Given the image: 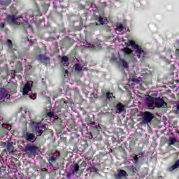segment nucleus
Returning <instances> with one entry per match:
<instances>
[{
	"mask_svg": "<svg viewBox=\"0 0 179 179\" xmlns=\"http://www.w3.org/2000/svg\"><path fill=\"white\" fill-rule=\"evenodd\" d=\"M129 44L131 48L135 50V54L136 57L139 59H144L145 57L146 56V52L143 51V49H142V46L136 44V42H135L134 41H129Z\"/></svg>",
	"mask_w": 179,
	"mask_h": 179,
	"instance_id": "nucleus-1",
	"label": "nucleus"
},
{
	"mask_svg": "<svg viewBox=\"0 0 179 179\" xmlns=\"http://www.w3.org/2000/svg\"><path fill=\"white\" fill-rule=\"evenodd\" d=\"M23 18L22 16L16 17L15 15H7L6 17V22L10 26H24L23 24Z\"/></svg>",
	"mask_w": 179,
	"mask_h": 179,
	"instance_id": "nucleus-2",
	"label": "nucleus"
},
{
	"mask_svg": "<svg viewBox=\"0 0 179 179\" xmlns=\"http://www.w3.org/2000/svg\"><path fill=\"white\" fill-rule=\"evenodd\" d=\"M32 131L34 134H36L38 136H41L44 134V131H47V124H43L40 122H33L31 125Z\"/></svg>",
	"mask_w": 179,
	"mask_h": 179,
	"instance_id": "nucleus-3",
	"label": "nucleus"
},
{
	"mask_svg": "<svg viewBox=\"0 0 179 179\" xmlns=\"http://www.w3.org/2000/svg\"><path fill=\"white\" fill-rule=\"evenodd\" d=\"M35 51H37L38 52V55L36 57V59L38 61H40L42 64H44V65H48L50 64V57H47L45 55L41 54V49L36 48L35 49Z\"/></svg>",
	"mask_w": 179,
	"mask_h": 179,
	"instance_id": "nucleus-4",
	"label": "nucleus"
},
{
	"mask_svg": "<svg viewBox=\"0 0 179 179\" xmlns=\"http://www.w3.org/2000/svg\"><path fill=\"white\" fill-rule=\"evenodd\" d=\"M40 165L41 167H43V169L40 167H35V171H37V173H39L41 176H45L47 173H48V169L45 168V166H47V162L45 159H42L40 161Z\"/></svg>",
	"mask_w": 179,
	"mask_h": 179,
	"instance_id": "nucleus-5",
	"label": "nucleus"
},
{
	"mask_svg": "<svg viewBox=\"0 0 179 179\" xmlns=\"http://www.w3.org/2000/svg\"><path fill=\"white\" fill-rule=\"evenodd\" d=\"M156 98L149 96L145 99V104L149 110H155V108Z\"/></svg>",
	"mask_w": 179,
	"mask_h": 179,
	"instance_id": "nucleus-6",
	"label": "nucleus"
},
{
	"mask_svg": "<svg viewBox=\"0 0 179 179\" xmlns=\"http://www.w3.org/2000/svg\"><path fill=\"white\" fill-rule=\"evenodd\" d=\"M57 110H54L55 113H59L61 111V108H64V110H68V101H65V99H62L57 103Z\"/></svg>",
	"mask_w": 179,
	"mask_h": 179,
	"instance_id": "nucleus-7",
	"label": "nucleus"
},
{
	"mask_svg": "<svg viewBox=\"0 0 179 179\" xmlns=\"http://www.w3.org/2000/svg\"><path fill=\"white\" fill-rule=\"evenodd\" d=\"M153 120V114L149 111H145L143 115V124H149Z\"/></svg>",
	"mask_w": 179,
	"mask_h": 179,
	"instance_id": "nucleus-8",
	"label": "nucleus"
},
{
	"mask_svg": "<svg viewBox=\"0 0 179 179\" xmlns=\"http://www.w3.org/2000/svg\"><path fill=\"white\" fill-rule=\"evenodd\" d=\"M31 86H33V81H27L21 90L23 96H26L29 94V92H31Z\"/></svg>",
	"mask_w": 179,
	"mask_h": 179,
	"instance_id": "nucleus-9",
	"label": "nucleus"
},
{
	"mask_svg": "<svg viewBox=\"0 0 179 179\" xmlns=\"http://www.w3.org/2000/svg\"><path fill=\"white\" fill-rule=\"evenodd\" d=\"M6 99H7V100L10 99V94H9V92H6V90L1 89L0 90V104H1V103H3Z\"/></svg>",
	"mask_w": 179,
	"mask_h": 179,
	"instance_id": "nucleus-10",
	"label": "nucleus"
},
{
	"mask_svg": "<svg viewBox=\"0 0 179 179\" xmlns=\"http://www.w3.org/2000/svg\"><path fill=\"white\" fill-rule=\"evenodd\" d=\"M167 106V103L164 101V99L158 97L155 98V108H164Z\"/></svg>",
	"mask_w": 179,
	"mask_h": 179,
	"instance_id": "nucleus-11",
	"label": "nucleus"
},
{
	"mask_svg": "<svg viewBox=\"0 0 179 179\" xmlns=\"http://www.w3.org/2000/svg\"><path fill=\"white\" fill-rule=\"evenodd\" d=\"M6 44L8 47V52L10 54H15V52H17V50L13 48V43H12L10 39L7 40Z\"/></svg>",
	"mask_w": 179,
	"mask_h": 179,
	"instance_id": "nucleus-12",
	"label": "nucleus"
},
{
	"mask_svg": "<svg viewBox=\"0 0 179 179\" xmlns=\"http://www.w3.org/2000/svg\"><path fill=\"white\" fill-rule=\"evenodd\" d=\"M24 138L28 142H34L36 141V136L33 133H30L29 131L25 132L24 134Z\"/></svg>",
	"mask_w": 179,
	"mask_h": 179,
	"instance_id": "nucleus-13",
	"label": "nucleus"
},
{
	"mask_svg": "<svg viewBox=\"0 0 179 179\" xmlns=\"http://www.w3.org/2000/svg\"><path fill=\"white\" fill-rule=\"evenodd\" d=\"M25 150L31 155H36V152H37V147L34 145H27L25 147Z\"/></svg>",
	"mask_w": 179,
	"mask_h": 179,
	"instance_id": "nucleus-14",
	"label": "nucleus"
},
{
	"mask_svg": "<svg viewBox=\"0 0 179 179\" xmlns=\"http://www.w3.org/2000/svg\"><path fill=\"white\" fill-rule=\"evenodd\" d=\"M122 177H128V173L124 169H120L117 171V174H115V179H121Z\"/></svg>",
	"mask_w": 179,
	"mask_h": 179,
	"instance_id": "nucleus-15",
	"label": "nucleus"
},
{
	"mask_svg": "<svg viewBox=\"0 0 179 179\" xmlns=\"http://www.w3.org/2000/svg\"><path fill=\"white\" fill-rule=\"evenodd\" d=\"M57 160H58V157L55 156L54 154H51L48 159V162L50 166H52V164H54Z\"/></svg>",
	"mask_w": 179,
	"mask_h": 179,
	"instance_id": "nucleus-16",
	"label": "nucleus"
},
{
	"mask_svg": "<svg viewBox=\"0 0 179 179\" xmlns=\"http://www.w3.org/2000/svg\"><path fill=\"white\" fill-rule=\"evenodd\" d=\"M22 71H23V66L22 65V62L18 61L16 63L15 69L14 72H15V73H19L22 72Z\"/></svg>",
	"mask_w": 179,
	"mask_h": 179,
	"instance_id": "nucleus-17",
	"label": "nucleus"
},
{
	"mask_svg": "<svg viewBox=\"0 0 179 179\" xmlns=\"http://www.w3.org/2000/svg\"><path fill=\"white\" fill-rule=\"evenodd\" d=\"M125 111V106L122 103H118L116 105V113H121Z\"/></svg>",
	"mask_w": 179,
	"mask_h": 179,
	"instance_id": "nucleus-18",
	"label": "nucleus"
},
{
	"mask_svg": "<svg viewBox=\"0 0 179 179\" xmlns=\"http://www.w3.org/2000/svg\"><path fill=\"white\" fill-rule=\"evenodd\" d=\"M69 57L68 56H62V64H63V66H68L69 65Z\"/></svg>",
	"mask_w": 179,
	"mask_h": 179,
	"instance_id": "nucleus-19",
	"label": "nucleus"
},
{
	"mask_svg": "<svg viewBox=\"0 0 179 179\" xmlns=\"http://www.w3.org/2000/svg\"><path fill=\"white\" fill-rule=\"evenodd\" d=\"M178 168H179V159L176 161L174 164L169 168V171H173L176 170V169H178Z\"/></svg>",
	"mask_w": 179,
	"mask_h": 179,
	"instance_id": "nucleus-20",
	"label": "nucleus"
},
{
	"mask_svg": "<svg viewBox=\"0 0 179 179\" xmlns=\"http://www.w3.org/2000/svg\"><path fill=\"white\" fill-rule=\"evenodd\" d=\"M95 20L96 22H99L101 24H104V21L106 20V17H101V16H95Z\"/></svg>",
	"mask_w": 179,
	"mask_h": 179,
	"instance_id": "nucleus-21",
	"label": "nucleus"
},
{
	"mask_svg": "<svg viewBox=\"0 0 179 179\" xmlns=\"http://www.w3.org/2000/svg\"><path fill=\"white\" fill-rule=\"evenodd\" d=\"M113 97H115L113 96V93L106 92V101H111L113 100Z\"/></svg>",
	"mask_w": 179,
	"mask_h": 179,
	"instance_id": "nucleus-22",
	"label": "nucleus"
},
{
	"mask_svg": "<svg viewBox=\"0 0 179 179\" xmlns=\"http://www.w3.org/2000/svg\"><path fill=\"white\" fill-rule=\"evenodd\" d=\"M129 171L131 176H134V174L136 173V167L133 165L130 166L129 167Z\"/></svg>",
	"mask_w": 179,
	"mask_h": 179,
	"instance_id": "nucleus-23",
	"label": "nucleus"
},
{
	"mask_svg": "<svg viewBox=\"0 0 179 179\" xmlns=\"http://www.w3.org/2000/svg\"><path fill=\"white\" fill-rule=\"evenodd\" d=\"M123 52L125 54V55H131L132 54V50L128 48H124Z\"/></svg>",
	"mask_w": 179,
	"mask_h": 179,
	"instance_id": "nucleus-24",
	"label": "nucleus"
},
{
	"mask_svg": "<svg viewBox=\"0 0 179 179\" xmlns=\"http://www.w3.org/2000/svg\"><path fill=\"white\" fill-rule=\"evenodd\" d=\"M78 141H79L78 138L75 137H71L69 139L70 143H72L73 145H78Z\"/></svg>",
	"mask_w": 179,
	"mask_h": 179,
	"instance_id": "nucleus-25",
	"label": "nucleus"
},
{
	"mask_svg": "<svg viewBox=\"0 0 179 179\" xmlns=\"http://www.w3.org/2000/svg\"><path fill=\"white\" fill-rule=\"evenodd\" d=\"M17 59V56H16V53H13L12 59L9 61L10 65L12 64H15V59Z\"/></svg>",
	"mask_w": 179,
	"mask_h": 179,
	"instance_id": "nucleus-26",
	"label": "nucleus"
},
{
	"mask_svg": "<svg viewBox=\"0 0 179 179\" xmlns=\"http://www.w3.org/2000/svg\"><path fill=\"white\" fill-rule=\"evenodd\" d=\"M177 142V139L176 138L171 137L169 138V146H171V145H174Z\"/></svg>",
	"mask_w": 179,
	"mask_h": 179,
	"instance_id": "nucleus-27",
	"label": "nucleus"
},
{
	"mask_svg": "<svg viewBox=\"0 0 179 179\" xmlns=\"http://www.w3.org/2000/svg\"><path fill=\"white\" fill-rule=\"evenodd\" d=\"M121 62L123 68H124L125 69H128V68H129V66H128V62H127L125 60L122 59Z\"/></svg>",
	"mask_w": 179,
	"mask_h": 179,
	"instance_id": "nucleus-28",
	"label": "nucleus"
},
{
	"mask_svg": "<svg viewBox=\"0 0 179 179\" xmlns=\"http://www.w3.org/2000/svg\"><path fill=\"white\" fill-rule=\"evenodd\" d=\"M75 71H77L78 72H82V66L79 64H76L74 66Z\"/></svg>",
	"mask_w": 179,
	"mask_h": 179,
	"instance_id": "nucleus-29",
	"label": "nucleus"
},
{
	"mask_svg": "<svg viewBox=\"0 0 179 179\" xmlns=\"http://www.w3.org/2000/svg\"><path fill=\"white\" fill-rule=\"evenodd\" d=\"M10 2H12V0H5L1 1V4L4 5V6H8V5H10Z\"/></svg>",
	"mask_w": 179,
	"mask_h": 179,
	"instance_id": "nucleus-30",
	"label": "nucleus"
},
{
	"mask_svg": "<svg viewBox=\"0 0 179 179\" xmlns=\"http://www.w3.org/2000/svg\"><path fill=\"white\" fill-rule=\"evenodd\" d=\"M62 75L64 78H66V76H69V72L68 71V70L63 69H62Z\"/></svg>",
	"mask_w": 179,
	"mask_h": 179,
	"instance_id": "nucleus-31",
	"label": "nucleus"
},
{
	"mask_svg": "<svg viewBox=\"0 0 179 179\" xmlns=\"http://www.w3.org/2000/svg\"><path fill=\"white\" fill-rule=\"evenodd\" d=\"M29 97H30V99H31L32 100H36V97H37V94H36V93L31 92V94H29Z\"/></svg>",
	"mask_w": 179,
	"mask_h": 179,
	"instance_id": "nucleus-32",
	"label": "nucleus"
},
{
	"mask_svg": "<svg viewBox=\"0 0 179 179\" xmlns=\"http://www.w3.org/2000/svg\"><path fill=\"white\" fill-rule=\"evenodd\" d=\"M47 116L50 118H54V117H55V113L54 112H49L47 113Z\"/></svg>",
	"mask_w": 179,
	"mask_h": 179,
	"instance_id": "nucleus-33",
	"label": "nucleus"
},
{
	"mask_svg": "<svg viewBox=\"0 0 179 179\" xmlns=\"http://www.w3.org/2000/svg\"><path fill=\"white\" fill-rule=\"evenodd\" d=\"M117 30L118 31H122V30H124V25H122V24H121L120 25H118L117 27Z\"/></svg>",
	"mask_w": 179,
	"mask_h": 179,
	"instance_id": "nucleus-34",
	"label": "nucleus"
},
{
	"mask_svg": "<svg viewBox=\"0 0 179 179\" xmlns=\"http://www.w3.org/2000/svg\"><path fill=\"white\" fill-rule=\"evenodd\" d=\"M44 98L45 99L48 104H51V98L48 96H45Z\"/></svg>",
	"mask_w": 179,
	"mask_h": 179,
	"instance_id": "nucleus-35",
	"label": "nucleus"
},
{
	"mask_svg": "<svg viewBox=\"0 0 179 179\" xmlns=\"http://www.w3.org/2000/svg\"><path fill=\"white\" fill-rule=\"evenodd\" d=\"M131 82H134V83H139V80L135 77H131Z\"/></svg>",
	"mask_w": 179,
	"mask_h": 179,
	"instance_id": "nucleus-36",
	"label": "nucleus"
},
{
	"mask_svg": "<svg viewBox=\"0 0 179 179\" xmlns=\"http://www.w3.org/2000/svg\"><path fill=\"white\" fill-rule=\"evenodd\" d=\"M173 110L176 113H179V102L176 106H173Z\"/></svg>",
	"mask_w": 179,
	"mask_h": 179,
	"instance_id": "nucleus-37",
	"label": "nucleus"
},
{
	"mask_svg": "<svg viewBox=\"0 0 179 179\" xmlns=\"http://www.w3.org/2000/svg\"><path fill=\"white\" fill-rule=\"evenodd\" d=\"M78 171H79V165L75 164L74 165L73 172L74 173H78Z\"/></svg>",
	"mask_w": 179,
	"mask_h": 179,
	"instance_id": "nucleus-38",
	"label": "nucleus"
},
{
	"mask_svg": "<svg viewBox=\"0 0 179 179\" xmlns=\"http://www.w3.org/2000/svg\"><path fill=\"white\" fill-rule=\"evenodd\" d=\"M91 171H92L93 173H97V171H99V169H97V168H96V166H93L91 168Z\"/></svg>",
	"mask_w": 179,
	"mask_h": 179,
	"instance_id": "nucleus-39",
	"label": "nucleus"
},
{
	"mask_svg": "<svg viewBox=\"0 0 179 179\" xmlns=\"http://www.w3.org/2000/svg\"><path fill=\"white\" fill-rule=\"evenodd\" d=\"M93 131H95V134H99V127H94L92 129V134H93Z\"/></svg>",
	"mask_w": 179,
	"mask_h": 179,
	"instance_id": "nucleus-40",
	"label": "nucleus"
},
{
	"mask_svg": "<svg viewBox=\"0 0 179 179\" xmlns=\"http://www.w3.org/2000/svg\"><path fill=\"white\" fill-rule=\"evenodd\" d=\"M79 26H80V28L82 29L83 26V21L82 20V18H80L79 20Z\"/></svg>",
	"mask_w": 179,
	"mask_h": 179,
	"instance_id": "nucleus-41",
	"label": "nucleus"
},
{
	"mask_svg": "<svg viewBox=\"0 0 179 179\" xmlns=\"http://www.w3.org/2000/svg\"><path fill=\"white\" fill-rule=\"evenodd\" d=\"M134 161L136 162V163H138V162H139V158L138 157L137 155H134Z\"/></svg>",
	"mask_w": 179,
	"mask_h": 179,
	"instance_id": "nucleus-42",
	"label": "nucleus"
},
{
	"mask_svg": "<svg viewBox=\"0 0 179 179\" xmlns=\"http://www.w3.org/2000/svg\"><path fill=\"white\" fill-rule=\"evenodd\" d=\"M69 127L70 129H73L75 128V124H69Z\"/></svg>",
	"mask_w": 179,
	"mask_h": 179,
	"instance_id": "nucleus-43",
	"label": "nucleus"
},
{
	"mask_svg": "<svg viewBox=\"0 0 179 179\" xmlns=\"http://www.w3.org/2000/svg\"><path fill=\"white\" fill-rule=\"evenodd\" d=\"M0 27L1 29H3V27H5V23L3 22L0 23Z\"/></svg>",
	"mask_w": 179,
	"mask_h": 179,
	"instance_id": "nucleus-44",
	"label": "nucleus"
},
{
	"mask_svg": "<svg viewBox=\"0 0 179 179\" xmlns=\"http://www.w3.org/2000/svg\"><path fill=\"white\" fill-rule=\"evenodd\" d=\"M79 8H80V9H85V5H80V6H79Z\"/></svg>",
	"mask_w": 179,
	"mask_h": 179,
	"instance_id": "nucleus-45",
	"label": "nucleus"
},
{
	"mask_svg": "<svg viewBox=\"0 0 179 179\" xmlns=\"http://www.w3.org/2000/svg\"><path fill=\"white\" fill-rule=\"evenodd\" d=\"M102 5L103 6H107V2H103Z\"/></svg>",
	"mask_w": 179,
	"mask_h": 179,
	"instance_id": "nucleus-46",
	"label": "nucleus"
},
{
	"mask_svg": "<svg viewBox=\"0 0 179 179\" xmlns=\"http://www.w3.org/2000/svg\"><path fill=\"white\" fill-rule=\"evenodd\" d=\"M3 71H5L6 72H8V68L4 67V68L3 69Z\"/></svg>",
	"mask_w": 179,
	"mask_h": 179,
	"instance_id": "nucleus-47",
	"label": "nucleus"
},
{
	"mask_svg": "<svg viewBox=\"0 0 179 179\" xmlns=\"http://www.w3.org/2000/svg\"><path fill=\"white\" fill-rule=\"evenodd\" d=\"M69 41H70L71 43H73V39L69 38Z\"/></svg>",
	"mask_w": 179,
	"mask_h": 179,
	"instance_id": "nucleus-48",
	"label": "nucleus"
},
{
	"mask_svg": "<svg viewBox=\"0 0 179 179\" xmlns=\"http://www.w3.org/2000/svg\"><path fill=\"white\" fill-rule=\"evenodd\" d=\"M91 124H92V125H95V124H96V122H91Z\"/></svg>",
	"mask_w": 179,
	"mask_h": 179,
	"instance_id": "nucleus-49",
	"label": "nucleus"
},
{
	"mask_svg": "<svg viewBox=\"0 0 179 179\" xmlns=\"http://www.w3.org/2000/svg\"><path fill=\"white\" fill-rule=\"evenodd\" d=\"M158 179H163V176H158Z\"/></svg>",
	"mask_w": 179,
	"mask_h": 179,
	"instance_id": "nucleus-50",
	"label": "nucleus"
},
{
	"mask_svg": "<svg viewBox=\"0 0 179 179\" xmlns=\"http://www.w3.org/2000/svg\"><path fill=\"white\" fill-rule=\"evenodd\" d=\"M67 177H68V178H69V177H71V174H70V173H68V174H67Z\"/></svg>",
	"mask_w": 179,
	"mask_h": 179,
	"instance_id": "nucleus-51",
	"label": "nucleus"
},
{
	"mask_svg": "<svg viewBox=\"0 0 179 179\" xmlns=\"http://www.w3.org/2000/svg\"><path fill=\"white\" fill-rule=\"evenodd\" d=\"M11 79H15V75L14 76H11Z\"/></svg>",
	"mask_w": 179,
	"mask_h": 179,
	"instance_id": "nucleus-52",
	"label": "nucleus"
},
{
	"mask_svg": "<svg viewBox=\"0 0 179 179\" xmlns=\"http://www.w3.org/2000/svg\"><path fill=\"white\" fill-rule=\"evenodd\" d=\"M75 23H76V22H73V26H75Z\"/></svg>",
	"mask_w": 179,
	"mask_h": 179,
	"instance_id": "nucleus-53",
	"label": "nucleus"
},
{
	"mask_svg": "<svg viewBox=\"0 0 179 179\" xmlns=\"http://www.w3.org/2000/svg\"><path fill=\"white\" fill-rule=\"evenodd\" d=\"M141 156H143V152H141Z\"/></svg>",
	"mask_w": 179,
	"mask_h": 179,
	"instance_id": "nucleus-54",
	"label": "nucleus"
},
{
	"mask_svg": "<svg viewBox=\"0 0 179 179\" xmlns=\"http://www.w3.org/2000/svg\"><path fill=\"white\" fill-rule=\"evenodd\" d=\"M29 47H31V45H29Z\"/></svg>",
	"mask_w": 179,
	"mask_h": 179,
	"instance_id": "nucleus-55",
	"label": "nucleus"
},
{
	"mask_svg": "<svg viewBox=\"0 0 179 179\" xmlns=\"http://www.w3.org/2000/svg\"><path fill=\"white\" fill-rule=\"evenodd\" d=\"M13 85H15V83H13Z\"/></svg>",
	"mask_w": 179,
	"mask_h": 179,
	"instance_id": "nucleus-56",
	"label": "nucleus"
},
{
	"mask_svg": "<svg viewBox=\"0 0 179 179\" xmlns=\"http://www.w3.org/2000/svg\"><path fill=\"white\" fill-rule=\"evenodd\" d=\"M0 72H1V69H0Z\"/></svg>",
	"mask_w": 179,
	"mask_h": 179,
	"instance_id": "nucleus-57",
	"label": "nucleus"
}]
</instances>
